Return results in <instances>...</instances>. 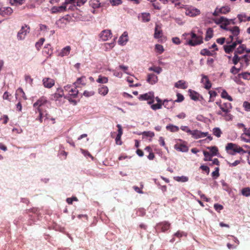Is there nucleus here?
<instances>
[{
  "mask_svg": "<svg viewBox=\"0 0 250 250\" xmlns=\"http://www.w3.org/2000/svg\"><path fill=\"white\" fill-rule=\"evenodd\" d=\"M43 86L47 88H51L55 84V80L50 78H44L42 80Z\"/></svg>",
  "mask_w": 250,
  "mask_h": 250,
  "instance_id": "10",
  "label": "nucleus"
},
{
  "mask_svg": "<svg viewBox=\"0 0 250 250\" xmlns=\"http://www.w3.org/2000/svg\"><path fill=\"white\" fill-rule=\"evenodd\" d=\"M25 80L26 83H29L30 84H32L33 83V79L31 78V76L28 75H25Z\"/></svg>",
  "mask_w": 250,
  "mask_h": 250,
  "instance_id": "64",
  "label": "nucleus"
},
{
  "mask_svg": "<svg viewBox=\"0 0 250 250\" xmlns=\"http://www.w3.org/2000/svg\"><path fill=\"white\" fill-rule=\"evenodd\" d=\"M63 96V90L61 89H58L57 90V92L55 93L52 95V99L53 100H58L59 98H62Z\"/></svg>",
  "mask_w": 250,
  "mask_h": 250,
  "instance_id": "30",
  "label": "nucleus"
},
{
  "mask_svg": "<svg viewBox=\"0 0 250 250\" xmlns=\"http://www.w3.org/2000/svg\"><path fill=\"white\" fill-rule=\"evenodd\" d=\"M97 82L100 83H106L108 82V78L100 75L97 80Z\"/></svg>",
  "mask_w": 250,
  "mask_h": 250,
  "instance_id": "45",
  "label": "nucleus"
},
{
  "mask_svg": "<svg viewBox=\"0 0 250 250\" xmlns=\"http://www.w3.org/2000/svg\"><path fill=\"white\" fill-rule=\"evenodd\" d=\"M229 31L231 33V35H229L231 41L233 40V37L237 36L240 33L239 28L237 26L230 27Z\"/></svg>",
  "mask_w": 250,
  "mask_h": 250,
  "instance_id": "16",
  "label": "nucleus"
},
{
  "mask_svg": "<svg viewBox=\"0 0 250 250\" xmlns=\"http://www.w3.org/2000/svg\"><path fill=\"white\" fill-rule=\"evenodd\" d=\"M213 37V30L211 28L208 29L206 32L205 40L208 41Z\"/></svg>",
  "mask_w": 250,
  "mask_h": 250,
  "instance_id": "36",
  "label": "nucleus"
},
{
  "mask_svg": "<svg viewBox=\"0 0 250 250\" xmlns=\"http://www.w3.org/2000/svg\"><path fill=\"white\" fill-rule=\"evenodd\" d=\"M203 154L204 155V160L205 161H211V157L213 156L209 152L204 151Z\"/></svg>",
  "mask_w": 250,
  "mask_h": 250,
  "instance_id": "47",
  "label": "nucleus"
},
{
  "mask_svg": "<svg viewBox=\"0 0 250 250\" xmlns=\"http://www.w3.org/2000/svg\"><path fill=\"white\" fill-rule=\"evenodd\" d=\"M45 39L44 38H41L39 42L36 43L35 46L37 50H39L41 46L43 44Z\"/></svg>",
  "mask_w": 250,
  "mask_h": 250,
  "instance_id": "55",
  "label": "nucleus"
},
{
  "mask_svg": "<svg viewBox=\"0 0 250 250\" xmlns=\"http://www.w3.org/2000/svg\"><path fill=\"white\" fill-rule=\"evenodd\" d=\"M143 135L145 136L146 137H149L150 138H152L154 136V133L153 132H151L150 131H144L142 133Z\"/></svg>",
  "mask_w": 250,
  "mask_h": 250,
  "instance_id": "59",
  "label": "nucleus"
},
{
  "mask_svg": "<svg viewBox=\"0 0 250 250\" xmlns=\"http://www.w3.org/2000/svg\"><path fill=\"white\" fill-rule=\"evenodd\" d=\"M201 83L204 84V87L207 89H209L211 87V83L207 76L202 75Z\"/></svg>",
  "mask_w": 250,
  "mask_h": 250,
  "instance_id": "19",
  "label": "nucleus"
},
{
  "mask_svg": "<svg viewBox=\"0 0 250 250\" xmlns=\"http://www.w3.org/2000/svg\"><path fill=\"white\" fill-rule=\"evenodd\" d=\"M230 8L228 6H223L221 8L216 7L212 15L217 16L219 14H226L229 12Z\"/></svg>",
  "mask_w": 250,
  "mask_h": 250,
  "instance_id": "7",
  "label": "nucleus"
},
{
  "mask_svg": "<svg viewBox=\"0 0 250 250\" xmlns=\"http://www.w3.org/2000/svg\"><path fill=\"white\" fill-rule=\"evenodd\" d=\"M226 150L229 154L232 155H234L236 153L244 154L247 152L242 147L232 143L227 144L226 146Z\"/></svg>",
  "mask_w": 250,
  "mask_h": 250,
  "instance_id": "2",
  "label": "nucleus"
},
{
  "mask_svg": "<svg viewBox=\"0 0 250 250\" xmlns=\"http://www.w3.org/2000/svg\"><path fill=\"white\" fill-rule=\"evenodd\" d=\"M219 167H216L215 170L212 172V176L215 179L218 177L219 176Z\"/></svg>",
  "mask_w": 250,
  "mask_h": 250,
  "instance_id": "60",
  "label": "nucleus"
},
{
  "mask_svg": "<svg viewBox=\"0 0 250 250\" xmlns=\"http://www.w3.org/2000/svg\"><path fill=\"white\" fill-rule=\"evenodd\" d=\"M35 112L37 114L38 113V115L36 118V120L39 121L41 123L42 122L43 117H45L47 119L49 118V116L47 113L46 110L37 109H35Z\"/></svg>",
  "mask_w": 250,
  "mask_h": 250,
  "instance_id": "6",
  "label": "nucleus"
},
{
  "mask_svg": "<svg viewBox=\"0 0 250 250\" xmlns=\"http://www.w3.org/2000/svg\"><path fill=\"white\" fill-rule=\"evenodd\" d=\"M87 0H65V4H72L74 3H76L77 5L78 6H81L83 5Z\"/></svg>",
  "mask_w": 250,
  "mask_h": 250,
  "instance_id": "24",
  "label": "nucleus"
},
{
  "mask_svg": "<svg viewBox=\"0 0 250 250\" xmlns=\"http://www.w3.org/2000/svg\"><path fill=\"white\" fill-rule=\"evenodd\" d=\"M18 96H20L24 100H26L27 99L25 94L21 88H19L16 91V97L17 99H18Z\"/></svg>",
  "mask_w": 250,
  "mask_h": 250,
  "instance_id": "31",
  "label": "nucleus"
},
{
  "mask_svg": "<svg viewBox=\"0 0 250 250\" xmlns=\"http://www.w3.org/2000/svg\"><path fill=\"white\" fill-rule=\"evenodd\" d=\"M241 67H242L241 66ZM241 69V68H237L235 66H233L231 68L230 72L232 74L235 75L238 73L240 71Z\"/></svg>",
  "mask_w": 250,
  "mask_h": 250,
  "instance_id": "58",
  "label": "nucleus"
},
{
  "mask_svg": "<svg viewBox=\"0 0 250 250\" xmlns=\"http://www.w3.org/2000/svg\"><path fill=\"white\" fill-rule=\"evenodd\" d=\"M190 98L194 101L198 100L199 99V94L195 92L194 91L189 90Z\"/></svg>",
  "mask_w": 250,
  "mask_h": 250,
  "instance_id": "39",
  "label": "nucleus"
},
{
  "mask_svg": "<svg viewBox=\"0 0 250 250\" xmlns=\"http://www.w3.org/2000/svg\"><path fill=\"white\" fill-rule=\"evenodd\" d=\"M242 194L246 197H249L250 196V188L247 187L242 189L241 190Z\"/></svg>",
  "mask_w": 250,
  "mask_h": 250,
  "instance_id": "43",
  "label": "nucleus"
},
{
  "mask_svg": "<svg viewBox=\"0 0 250 250\" xmlns=\"http://www.w3.org/2000/svg\"><path fill=\"white\" fill-rule=\"evenodd\" d=\"M117 127H118V134L115 138L116 144L118 145H121L122 142L121 141V136L123 135V131L122 126L120 125H117Z\"/></svg>",
  "mask_w": 250,
  "mask_h": 250,
  "instance_id": "13",
  "label": "nucleus"
},
{
  "mask_svg": "<svg viewBox=\"0 0 250 250\" xmlns=\"http://www.w3.org/2000/svg\"><path fill=\"white\" fill-rule=\"evenodd\" d=\"M247 17V16L245 14H239L237 16L240 22L246 21Z\"/></svg>",
  "mask_w": 250,
  "mask_h": 250,
  "instance_id": "53",
  "label": "nucleus"
},
{
  "mask_svg": "<svg viewBox=\"0 0 250 250\" xmlns=\"http://www.w3.org/2000/svg\"><path fill=\"white\" fill-rule=\"evenodd\" d=\"M219 107L222 110V112H230L232 108L231 104L227 102L219 104Z\"/></svg>",
  "mask_w": 250,
  "mask_h": 250,
  "instance_id": "17",
  "label": "nucleus"
},
{
  "mask_svg": "<svg viewBox=\"0 0 250 250\" xmlns=\"http://www.w3.org/2000/svg\"><path fill=\"white\" fill-rule=\"evenodd\" d=\"M142 20L144 22H148L150 20V15L148 13L142 14Z\"/></svg>",
  "mask_w": 250,
  "mask_h": 250,
  "instance_id": "37",
  "label": "nucleus"
},
{
  "mask_svg": "<svg viewBox=\"0 0 250 250\" xmlns=\"http://www.w3.org/2000/svg\"><path fill=\"white\" fill-rule=\"evenodd\" d=\"M170 227V224L167 221L160 222L157 225L158 229H160L162 232H165L168 230Z\"/></svg>",
  "mask_w": 250,
  "mask_h": 250,
  "instance_id": "11",
  "label": "nucleus"
},
{
  "mask_svg": "<svg viewBox=\"0 0 250 250\" xmlns=\"http://www.w3.org/2000/svg\"><path fill=\"white\" fill-rule=\"evenodd\" d=\"M162 36V31L161 29V27L158 25H156L155 27V33L154 34V37L156 39H159Z\"/></svg>",
  "mask_w": 250,
  "mask_h": 250,
  "instance_id": "29",
  "label": "nucleus"
},
{
  "mask_svg": "<svg viewBox=\"0 0 250 250\" xmlns=\"http://www.w3.org/2000/svg\"><path fill=\"white\" fill-rule=\"evenodd\" d=\"M29 30L30 28L27 25L22 26L18 33V38L21 40L24 39L26 34L29 32Z\"/></svg>",
  "mask_w": 250,
  "mask_h": 250,
  "instance_id": "8",
  "label": "nucleus"
},
{
  "mask_svg": "<svg viewBox=\"0 0 250 250\" xmlns=\"http://www.w3.org/2000/svg\"><path fill=\"white\" fill-rule=\"evenodd\" d=\"M175 180L178 182H186L188 180V177L184 176H177L174 178Z\"/></svg>",
  "mask_w": 250,
  "mask_h": 250,
  "instance_id": "52",
  "label": "nucleus"
},
{
  "mask_svg": "<svg viewBox=\"0 0 250 250\" xmlns=\"http://www.w3.org/2000/svg\"><path fill=\"white\" fill-rule=\"evenodd\" d=\"M13 13V9L10 7H0V15L3 17L10 16Z\"/></svg>",
  "mask_w": 250,
  "mask_h": 250,
  "instance_id": "9",
  "label": "nucleus"
},
{
  "mask_svg": "<svg viewBox=\"0 0 250 250\" xmlns=\"http://www.w3.org/2000/svg\"><path fill=\"white\" fill-rule=\"evenodd\" d=\"M191 40H189L187 43L186 44H188L190 46H195L198 44H200L203 42L202 38L201 36H197V35L194 32H191L190 34Z\"/></svg>",
  "mask_w": 250,
  "mask_h": 250,
  "instance_id": "4",
  "label": "nucleus"
},
{
  "mask_svg": "<svg viewBox=\"0 0 250 250\" xmlns=\"http://www.w3.org/2000/svg\"><path fill=\"white\" fill-rule=\"evenodd\" d=\"M188 133L191 134L195 139H199L202 138V132L198 130H188Z\"/></svg>",
  "mask_w": 250,
  "mask_h": 250,
  "instance_id": "28",
  "label": "nucleus"
},
{
  "mask_svg": "<svg viewBox=\"0 0 250 250\" xmlns=\"http://www.w3.org/2000/svg\"><path fill=\"white\" fill-rule=\"evenodd\" d=\"M222 133V132L219 127H215L213 129V134L217 137H220Z\"/></svg>",
  "mask_w": 250,
  "mask_h": 250,
  "instance_id": "49",
  "label": "nucleus"
},
{
  "mask_svg": "<svg viewBox=\"0 0 250 250\" xmlns=\"http://www.w3.org/2000/svg\"><path fill=\"white\" fill-rule=\"evenodd\" d=\"M232 21V19L229 20L226 19V20L222 24H221L220 27L222 29L229 31L230 27H228V26L230 24V21Z\"/></svg>",
  "mask_w": 250,
  "mask_h": 250,
  "instance_id": "34",
  "label": "nucleus"
},
{
  "mask_svg": "<svg viewBox=\"0 0 250 250\" xmlns=\"http://www.w3.org/2000/svg\"><path fill=\"white\" fill-rule=\"evenodd\" d=\"M70 50L71 47L70 46H66L61 50V52L59 53V56L61 57L67 56L69 54Z\"/></svg>",
  "mask_w": 250,
  "mask_h": 250,
  "instance_id": "25",
  "label": "nucleus"
},
{
  "mask_svg": "<svg viewBox=\"0 0 250 250\" xmlns=\"http://www.w3.org/2000/svg\"><path fill=\"white\" fill-rule=\"evenodd\" d=\"M221 97L222 98L227 99L229 101H232L233 100L232 97L229 96L228 92L226 90H223L221 93Z\"/></svg>",
  "mask_w": 250,
  "mask_h": 250,
  "instance_id": "50",
  "label": "nucleus"
},
{
  "mask_svg": "<svg viewBox=\"0 0 250 250\" xmlns=\"http://www.w3.org/2000/svg\"><path fill=\"white\" fill-rule=\"evenodd\" d=\"M78 93L79 91L76 87L72 88V89H70V93H69L68 96H72L74 98H76L78 96Z\"/></svg>",
  "mask_w": 250,
  "mask_h": 250,
  "instance_id": "40",
  "label": "nucleus"
},
{
  "mask_svg": "<svg viewBox=\"0 0 250 250\" xmlns=\"http://www.w3.org/2000/svg\"><path fill=\"white\" fill-rule=\"evenodd\" d=\"M246 136H247V135L242 134L240 136L241 140L246 143H250V136H248V138Z\"/></svg>",
  "mask_w": 250,
  "mask_h": 250,
  "instance_id": "57",
  "label": "nucleus"
},
{
  "mask_svg": "<svg viewBox=\"0 0 250 250\" xmlns=\"http://www.w3.org/2000/svg\"><path fill=\"white\" fill-rule=\"evenodd\" d=\"M245 50L246 45L245 44H241L234 51V56L232 59V62L234 65H236L240 62L241 67H243L245 65L244 59L242 58L243 55L241 56H239V55L244 54Z\"/></svg>",
  "mask_w": 250,
  "mask_h": 250,
  "instance_id": "1",
  "label": "nucleus"
},
{
  "mask_svg": "<svg viewBox=\"0 0 250 250\" xmlns=\"http://www.w3.org/2000/svg\"><path fill=\"white\" fill-rule=\"evenodd\" d=\"M98 92L103 96H105L108 92V88L106 86L102 85L99 88Z\"/></svg>",
  "mask_w": 250,
  "mask_h": 250,
  "instance_id": "33",
  "label": "nucleus"
},
{
  "mask_svg": "<svg viewBox=\"0 0 250 250\" xmlns=\"http://www.w3.org/2000/svg\"><path fill=\"white\" fill-rule=\"evenodd\" d=\"M166 128L167 130H169L172 132H177L179 129V127L177 126L173 125H167L166 126Z\"/></svg>",
  "mask_w": 250,
  "mask_h": 250,
  "instance_id": "38",
  "label": "nucleus"
},
{
  "mask_svg": "<svg viewBox=\"0 0 250 250\" xmlns=\"http://www.w3.org/2000/svg\"><path fill=\"white\" fill-rule=\"evenodd\" d=\"M139 99L141 101H147L148 104H151L154 102V95L153 92H148L140 95Z\"/></svg>",
  "mask_w": 250,
  "mask_h": 250,
  "instance_id": "5",
  "label": "nucleus"
},
{
  "mask_svg": "<svg viewBox=\"0 0 250 250\" xmlns=\"http://www.w3.org/2000/svg\"><path fill=\"white\" fill-rule=\"evenodd\" d=\"M162 103H157L156 104H151V108L154 110L161 109V108H162Z\"/></svg>",
  "mask_w": 250,
  "mask_h": 250,
  "instance_id": "56",
  "label": "nucleus"
},
{
  "mask_svg": "<svg viewBox=\"0 0 250 250\" xmlns=\"http://www.w3.org/2000/svg\"><path fill=\"white\" fill-rule=\"evenodd\" d=\"M175 102L172 100H165L162 103L165 107L167 109H171L174 107Z\"/></svg>",
  "mask_w": 250,
  "mask_h": 250,
  "instance_id": "26",
  "label": "nucleus"
},
{
  "mask_svg": "<svg viewBox=\"0 0 250 250\" xmlns=\"http://www.w3.org/2000/svg\"><path fill=\"white\" fill-rule=\"evenodd\" d=\"M127 41L128 33L127 32H124L122 36L119 38L118 42L121 45H124Z\"/></svg>",
  "mask_w": 250,
  "mask_h": 250,
  "instance_id": "23",
  "label": "nucleus"
},
{
  "mask_svg": "<svg viewBox=\"0 0 250 250\" xmlns=\"http://www.w3.org/2000/svg\"><path fill=\"white\" fill-rule=\"evenodd\" d=\"M245 52L246 53L245 55H243V58L244 59V62L245 63V65L246 67H247L250 64V49H247L246 47V50Z\"/></svg>",
  "mask_w": 250,
  "mask_h": 250,
  "instance_id": "20",
  "label": "nucleus"
},
{
  "mask_svg": "<svg viewBox=\"0 0 250 250\" xmlns=\"http://www.w3.org/2000/svg\"><path fill=\"white\" fill-rule=\"evenodd\" d=\"M149 71H154L158 74L162 71V68L159 66H152L148 68Z\"/></svg>",
  "mask_w": 250,
  "mask_h": 250,
  "instance_id": "46",
  "label": "nucleus"
},
{
  "mask_svg": "<svg viewBox=\"0 0 250 250\" xmlns=\"http://www.w3.org/2000/svg\"><path fill=\"white\" fill-rule=\"evenodd\" d=\"M207 149L209 150L211 154L213 156L217 155V153L218 151V148L214 146H208L207 147Z\"/></svg>",
  "mask_w": 250,
  "mask_h": 250,
  "instance_id": "41",
  "label": "nucleus"
},
{
  "mask_svg": "<svg viewBox=\"0 0 250 250\" xmlns=\"http://www.w3.org/2000/svg\"><path fill=\"white\" fill-rule=\"evenodd\" d=\"M49 103V102L47 100V98L44 96H42L33 104V107L35 108V109L45 110L44 107Z\"/></svg>",
  "mask_w": 250,
  "mask_h": 250,
  "instance_id": "3",
  "label": "nucleus"
},
{
  "mask_svg": "<svg viewBox=\"0 0 250 250\" xmlns=\"http://www.w3.org/2000/svg\"><path fill=\"white\" fill-rule=\"evenodd\" d=\"M198 194L200 196L201 199H202L203 200H205L206 202H209V199L206 196V195L202 192L201 191H200V190L198 191Z\"/></svg>",
  "mask_w": 250,
  "mask_h": 250,
  "instance_id": "62",
  "label": "nucleus"
},
{
  "mask_svg": "<svg viewBox=\"0 0 250 250\" xmlns=\"http://www.w3.org/2000/svg\"><path fill=\"white\" fill-rule=\"evenodd\" d=\"M217 114L224 117L226 121H231L233 119V116L229 112H224L223 113L221 111H218Z\"/></svg>",
  "mask_w": 250,
  "mask_h": 250,
  "instance_id": "27",
  "label": "nucleus"
},
{
  "mask_svg": "<svg viewBox=\"0 0 250 250\" xmlns=\"http://www.w3.org/2000/svg\"><path fill=\"white\" fill-rule=\"evenodd\" d=\"M243 106L247 111H250V103L245 101L243 103Z\"/></svg>",
  "mask_w": 250,
  "mask_h": 250,
  "instance_id": "61",
  "label": "nucleus"
},
{
  "mask_svg": "<svg viewBox=\"0 0 250 250\" xmlns=\"http://www.w3.org/2000/svg\"><path fill=\"white\" fill-rule=\"evenodd\" d=\"M155 49L159 54H161L164 51L163 46L162 45L159 44L155 45Z\"/></svg>",
  "mask_w": 250,
  "mask_h": 250,
  "instance_id": "54",
  "label": "nucleus"
},
{
  "mask_svg": "<svg viewBox=\"0 0 250 250\" xmlns=\"http://www.w3.org/2000/svg\"><path fill=\"white\" fill-rule=\"evenodd\" d=\"M12 5H22L25 0H8Z\"/></svg>",
  "mask_w": 250,
  "mask_h": 250,
  "instance_id": "42",
  "label": "nucleus"
},
{
  "mask_svg": "<svg viewBox=\"0 0 250 250\" xmlns=\"http://www.w3.org/2000/svg\"><path fill=\"white\" fill-rule=\"evenodd\" d=\"M226 19L227 18L224 17H221L219 18H214L212 20L216 24H221L226 20Z\"/></svg>",
  "mask_w": 250,
  "mask_h": 250,
  "instance_id": "44",
  "label": "nucleus"
},
{
  "mask_svg": "<svg viewBox=\"0 0 250 250\" xmlns=\"http://www.w3.org/2000/svg\"><path fill=\"white\" fill-rule=\"evenodd\" d=\"M236 42H234L231 44L230 45H224V49L225 52L227 54H230V53L232 52V51L234 50V49L236 48Z\"/></svg>",
  "mask_w": 250,
  "mask_h": 250,
  "instance_id": "22",
  "label": "nucleus"
},
{
  "mask_svg": "<svg viewBox=\"0 0 250 250\" xmlns=\"http://www.w3.org/2000/svg\"><path fill=\"white\" fill-rule=\"evenodd\" d=\"M186 15L190 17H195L199 15L200 14V11L199 9L194 8L190 7L188 8L186 10Z\"/></svg>",
  "mask_w": 250,
  "mask_h": 250,
  "instance_id": "15",
  "label": "nucleus"
},
{
  "mask_svg": "<svg viewBox=\"0 0 250 250\" xmlns=\"http://www.w3.org/2000/svg\"><path fill=\"white\" fill-rule=\"evenodd\" d=\"M75 85L77 84H82L83 85H85L86 84V78L85 77L83 76L80 78H78L77 81L74 83Z\"/></svg>",
  "mask_w": 250,
  "mask_h": 250,
  "instance_id": "35",
  "label": "nucleus"
},
{
  "mask_svg": "<svg viewBox=\"0 0 250 250\" xmlns=\"http://www.w3.org/2000/svg\"><path fill=\"white\" fill-rule=\"evenodd\" d=\"M67 4H65V2L60 6H54L51 8V12L52 13H56L58 12H62L66 10V5Z\"/></svg>",
  "mask_w": 250,
  "mask_h": 250,
  "instance_id": "18",
  "label": "nucleus"
},
{
  "mask_svg": "<svg viewBox=\"0 0 250 250\" xmlns=\"http://www.w3.org/2000/svg\"><path fill=\"white\" fill-rule=\"evenodd\" d=\"M175 87L178 88H181L185 89L188 87L186 82L183 80H179L175 83Z\"/></svg>",
  "mask_w": 250,
  "mask_h": 250,
  "instance_id": "32",
  "label": "nucleus"
},
{
  "mask_svg": "<svg viewBox=\"0 0 250 250\" xmlns=\"http://www.w3.org/2000/svg\"><path fill=\"white\" fill-rule=\"evenodd\" d=\"M200 54L203 56H212L213 53L207 49H203L201 50Z\"/></svg>",
  "mask_w": 250,
  "mask_h": 250,
  "instance_id": "51",
  "label": "nucleus"
},
{
  "mask_svg": "<svg viewBox=\"0 0 250 250\" xmlns=\"http://www.w3.org/2000/svg\"><path fill=\"white\" fill-rule=\"evenodd\" d=\"M158 77L154 74H148L146 81L151 84L156 83L158 82Z\"/></svg>",
  "mask_w": 250,
  "mask_h": 250,
  "instance_id": "21",
  "label": "nucleus"
},
{
  "mask_svg": "<svg viewBox=\"0 0 250 250\" xmlns=\"http://www.w3.org/2000/svg\"><path fill=\"white\" fill-rule=\"evenodd\" d=\"M112 34L110 30H104L100 34V38L104 41L108 40L111 38Z\"/></svg>",
  "mask_w": 250,
  "mask_h": 250,
  "instance_id": "14",
  "label": "nucleus"
},
{
  "mask_svg": "<svg viewBox=\"0 0 250 250\" xmlns=\"http://www.w3.org/2000/svg\"><path fill=\"white\" fill-rule=\"evenodd\" d=\"M239 77H242L243 79L247 80H250V72H243L238 75Z\"/></svg>",
  "mask_w": 250,
  "mask_h": 250,
  "instance_id": "48",
  "label": "nucleus"
},
{
  "mask_svg": "<svg viewBox=\"0 0 250 250\" xmlns=\"http://www.w3.org/2000/svg\"><path fill=\"white\" fill-rule=\"evenodd\" d=\"M177 99L174 101L175 102H181L184 100L183 95L180 93H177Z\"/></svg>",
  "mask_w": 250,
  "mask_h": 250,
  "instance_id": "63",
  "label": "nucleus"
},
{
  "mask_svg": "<svg viewBox=\"0 0 250 250\" xmlns=\"http://www.w3.org/2000/svg\"><path fill=\"white\" fill-rule=\"evenodd\" d=\"M174 148L177 151L183 152H186L188 150V147L186 145L185 142H183V143H177L174 145Z\"/></svg>",
  "mask_w": 250,
  "mask_h": 250,
  "instance_id": "12",
  "label": "nucleus"
}]
</instances>
